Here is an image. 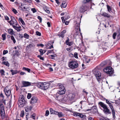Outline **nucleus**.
I'll return each instance as SVG.
<instances>
[{"mask_svg": "<svg viewBox=\"0 0 120 120\" xmlns=\"http://www.w3.org/2000/svg\"><path fill=\"white\" fill-rule=\"evenodd\" d=\"M83 92L84 94L86 95L88 94V92H87L86 90H85V89L83 90Z\"/></svg>", "mask_w": 120, "mask_h": 120, "instance_id": "54", "label": "nucleus"}, {"mask_svg": "<svg viewBox=\"0 0 120 120\" xmlns=\"http://www.w3.org/2000/svg\"><path fill=\"white\" fill-rule=\"evenodd\" d=\"M25 114L24 111L23 110H22L21 111L20 116L22 117H23L24 116Z\"/></svg>", "mask_w": 120, "mask_h": 120, "instance_id": "32", "label": "nucleus"}, {"mask_svg": "<svg viewBox=\"0 0 120 120\" xmlns=\"http://www.w3.org/2000/svg\"><path fill=\"white\" fill-rule=\"evenodd\" d=\"M35 46L33 43H31L29 44V45L27 46L26 48V49L28 50L29 49L32 48H34Z\"/></svg>", "mask_w": 120, "mask_h": 120, "instance_id": "19", "label": "nucleus"}, {"mask_svg": "<svg viewBox=\"0 0 120 120\" xmlns=\"http://www.w3.org/2000/svg\"><path fill=\"white\" fill-rule=\"evenodd\" d=\"M38 57L40 58V59L41 60H44V58L42 57H41V55H38Z\"/></svg>", "mask_w": 120, "mask_h": 120, "instance_id": "53", "label": "nucleus"}, {"mask_svg": "<svg viewBox=\"0 0 120 120\" xmlns=\"http://www.w3.org/2000/svg\"><path fill=\"white\" fill-rule=\"evenodd\" d=\"M39 52L40 53L41 55H43L44 53H45L46 51V50H43L42 49H41L39 50Z\"/></svg>", "mask_w": 120, "mask_h": 120, "instance_id": "30", "label": "nucleus"}, {"mask_svg": "<svg viewBox=\"0 0 120 120\" xmlns=\"http://www.w3.org/2000/svg\"><path fill=\"white\" fill-rule=\"evenodd\" d=\"M11 25H12L13 27L14 26H17V23L15 18L13 16H11V20L8 22Z\"/></svg>", "mask_w": 120, "mask_h": 120, "instance_id": "4", "label": "nucleus"}, {"mask_svg": "<svg viewBox=\"0 0 120 120\" xmlns=\"http://www.w3.org/2000/svg\"><path fill=\"white\" fill-rule=\"evenodd\" d=\"M31 95L30 93H28L27 96V98L28 99H30L31 97Z\"/></svg>", "mask_w": 120, "mask_h": 120, "instance_id": "50", "label": "nucleus"}, {"mask_svg": "<svg viewBox=\"0 0 120 120\" xmlns=\"http://www.w3.org/2000/svg\"><path fill=\"white\" fill-rule=\"evenodd\" d=\"M46 47L47 49H51L53 48V46L52 43H48L46 45Z\"/></svg>", "mask_w": 120, "mask_h": 120, "instance_id": "21", "label": "nucleus"}, {"mask_svg": "<svg viewBox=\"0 0 120 120\" xmlns=\"http://www.w3.org/2000/svg\"><path fill=\"white\" fill-rule=\"evenodd\" d=\"M38 19L40 20V22H41L42 20V19L40 16H38Z\"/></svg>", "mask_w": 120, "mask_h": 120, "instance_id": "59", "label": "nucleus"}, {"mask_svg": "<svg viewBox=\"0 0 120 120\" xmlns=\"http://www.w3.org/2000/svg\"><path fill=\"white\" fill-rule=\"evenodd\" d=\"M36 34L38 36H40L41 35V33L38 31L36 32Z\"/></svg>", "mask_w": 120, "mask_h": 120, "instance_id": "56", "label": "nucleus"}, {"mask_svg": "<svg viewBox=\"0 0 120 120\" xmlns=\"http://www.w3.org/2000/svg\"><path fill=\"white\" fill-rule=\"evenodd\" d=\"M19 22H22L23 21L22 19L21 18H19Z\"/></svg>", "mask_w": 120, "mask_h": 120, "instance_id": "64", "label": "nucleus"}, {"mask_svg": "<svg viewBox=\"0 0 120 120\" xmlns=\"http://www.w3.org/2000/svg\"><path fill=\"white\" fill-rule=\"evenodd\" d=\"M61 18L62 20L63 23H65V20L67 19L66 18H65V17L64 16L62 17Z\"/></svg>", "mask_w": 120, "mask_h": 120, "instance_id": "39", "label": "nucleus"}, {"mask_svg": "<svg viewBox=\"0 0 120 120\" xmlns=\"http://www.w3.org/2000/svg\"><path fill=\"white\" fill-rule=\"evenodd\" d=\"M22 83L23 85V87H27L29 86H33V84L34 83L24 81H22Z\"/></svg>", "mask_w": 120, "mask_h": 120, "instance_id": "8", "label": "nucleus"}, {"mask_svg": "<svg viewBox=\"0 0 120 120\" xmlns=\"http://www.w3.org/2000/svg\"><path fill=\"white\" fill-rule=\"evenodd\" d=\"M25 100L23 95H20L19 97V100Z\"/></svg>", "mask_w": 120, "mask_h": 120, "instance_id": "41", "label": "nucleus"}, {"mask_svg": "<svg viewBox=\"0 0 120 120\" xmlns=\"http://www.w3.org/2000/svg\"><path fill=\"white\" fill-rule=\"evenodd\" d=\"M0 116L1 119H3L4 118L5 116V112L4 107L2 105H0Z\"/></svg>", "mask_w": 120, "mask_h": 120, "instance_id": "5", "label": "nucleus"}, {"mask_svg": "<svg viewBox=\"0 0 120 120\" xmlns=\"http://www.w3.org/2000/svg\"><path fill=\"white\" fill-rule=\"evenodd\" d=\"M73 43V41H69L67 42V45H68L69 46H70L72 45Z\"/></svg>", "mask_w": 120, "mask_h": 120, "instance_id": "34", "label": "nucleus"}, {"mask_svg": "<svg viewBox=\"0 0 120 120\" xmlns=\"http://www.w3.org/2000/svg\"><path fill=\"white\" fill-rule=\"evenodd\" d=\"M44 9L45 11L48 14L50 13V12L49 11L48 9V8L47 7L45 6L44 8Z\"/></svg>", "mask_w": 120, "mask_h": 120, "instance_id": "28", "label": "nucleus"}, {"mask_svg": "<svg viewBox=\"0 0 120 120\" xmlns=\"http://www.w3.org/2000/svg\"><path fill=\"white\" fill-rule=\"evenodd\" d=\"M77 21H78V22L76 21V24L75 25V26H76L75 27V29H77L78 30H79L80 32V19H77Z\"/></svg>", "mask_w": 120, "mask_h": 120, "instance_id": "12", "label": "nucleus"}, {"mask_svg": "<svg viewBox=\"0 0 120 120\" xmlns=\"http://www.w3.org/2000/svg\"><path fill=\"white\" fill-rule=\"evenodd\" d=\"M10 71L11 72V74L12 75H13L19 72V71H17V70H14L13 69L11 70H10Z\"/></svg>", "mask_w": 120, "mask_h": 120, "instance_id": "22", "label": "nucleus"}, {"mask_svg": "<svg viewBox=\"0 0 120 120\" xmlns=\"http://www.w3.org/2000/svg\"><path fill=\"white\" fill-rule=\"evenodd\" d=\"M73 115L74 116H79L81 118H84L86 116L85 115H83L82 113H80L77 112H74L73 113Z\"/></svg>", "mask_w": 120, "mask_h": 120, "instance_id": "11", "label": "nucleus"}, {"mask_svg": "<svg viewBox=\"0 0 120 120\" xmlns=\"http://www.w3.org/2000/svg\"><path fill=\"white\" fill-rule=\"evenodd\" d=\"M102 15L105 17L109 18L110 17L111 15L108 14L105 12H103L102 14Z\"/></svg>", "mask_w": 120, "mask_h": 120, "instance_id": "26", "label": "nucleus"}, {"mask_svg": "<svg viewBox=\"0 0 120 120\" xmlns=\"http://www.w3.org/2000/svg\"><path fill=\"white\" fill-rule=\"evenodd\" d=\"M107 64L106 62V61H104L101 64V65L102 66H104L106 65Z\"/></svg>", "mask_w": 120, "mask_h": 120, "instance_id": "45", "label": "nucleus"}, {"mask_svg": "<svg viewBox=\"0 0 120 120\" xmlns=\"http://www.w3.org/2000/svg\"><path fill=\"white\" fill-rule=\"evenodd\" d=\"M75 96V94L73 93H71L68 95V98L70 101L73 100Z\"/></svg>", "mask_w": 120, "mask_h": 120, "instance_id": "13", "label": "nucleus"}, {"mask_svg": "<svg viewBox=\"0 0 120 120\" xmlns=\"http://www.w3.org/2000/svg\"><path fill=\"white\" fill-rule=\"evenodd\" d=\"M50 113L51 114H53L54 113L55 110H53L52 108H50Z\"/></svg>", "mask_w": 120, "mask_h": 120, "instance_id": "47", "label": "nucleus"}, {"mask_svg": "<svg viewBox=\"0 0 120 120\" xmlns=\"http://www.w3.org/2000/svg\"><path fill=\"white\" fill-rule=\"evenodd\" d=\"M88 7L86 6L83 5L80 8L79 11L80 12H82L86 11Z\"/></svg>", "mask_w": 120, "mask_h": 120, "instance_id": "14", "label": "nucleus"}, {"mask_svg": "<svg viewBox=\"0 0 120 120\" xmlns=\"http://www.w3.org/2000/svg\"><path fill=\"white\" fill-rule=\"evenodd\" d=\"M90 58L86 60H85L86 62L87 63H88L90 61Z\"/></svg>", "mask_w": 120, "mask_h": 120, "instance_id": "62", "label": "nucleus"}, {"mask_svg": "<svg viewBox=\"0 0 120 120\" xmlns=\"http://www.w3.org/2000/svg\"><path fill=\"white\" fill-rule=\"evenodd\" d=\"M92 0H83V3L86 4L91 1Z\"/></svg>", "mask_w": 120, "mask_h": 120, "instance_id": "38", "label": "nucleus"}, {"mask_svg": "<svg viewBox=\"0 0 120 120\" xmlns=\"http://www.w3.org/2000/svg\"><path fill=\"white\" fill-rule=\"evenodd\" d=\"M24 38L28 39L29 38V36L26 33H25L24 34Z\"/></svg>", "mask_w": 120, "mask_h": 120, "instance_id": "42", "label": "nucleus"}, {"mask_svg": "<svg viewBox=\"0 0 120 120\" xmlns=\"http://www.w3.org/2000/svg\"><path fill=\"white\" fill-rule=\"evenodd\" d=\"M112 110L113 116V117L114 119L115 118V110L113 108V107L110 108Z\"/></svg>", "mask_w": 120, "mask_h": 120, "instance_id": "27", "label": "nucleus"}, {"mask_svg": "<svg viewBox=\"0 0 120 120\" xmlns=\"http://www.w3.org/2000/svg\"><path fill=\"white\" fill-rule=\"evenodd\" d=\"M12 11L15 14H16L18 13L17 11L15 9L13 8Z\"/></svg>", "mask_w": 120, "mask_h": 120, "instance_id": "52", "label": "nucleus"}, {"mask_svg": "<svg viewBox=\"0 0 120 120\" xmlns=\"http://www.w3.org/2000/svg\"><path fill=\"white\" fill-rule=\"evenodd\" d=\"M98 81H99V79L101 78V73L97 70H96L94 72Z\"/></svg>", "mask_w": 120, "mask_h": 120, "instance_id": "9", "label": "nucleus"}, {"mask_svg": "<svg viewBox=\"0 0 120 120\" xmlns=\"http://www.w3.org/2000/svg\"><path fill=\"white\" fill-rule=\"evenodd\" d=\"M0 73H1V75L2 76L4 75V73H5V71L3 70H0Z\"/></svg>", "mask_w": 120, "mask_h": 120, "instance_id": "43", "label": "nucleus"}, {"mask_svg": "<svg viewBox=\"0 0 120 120\" xmlns=\"http://www.w3.org/2000/svg\"><path fill=\"white\" fill-rule=\"evenodd\" d=\"M2 38L3 40H5L6 39V34H2Z\"/></svg>", "mask_w": 120, "mask_h": 120, "instance_id": "37", "label": "nucleus"}, {"mask_svg": "<svg viewBox=\"0 0 120 120\" xmlns=\"http://www.w3.org/2000/svg\"><path fill=\"white\" fill-rule=\"evenodd\" d=\"M105 99L106 100V103L109 105V106L110 108L113 107L112 103H113V102H112L109 99H106L105 98Z\"/></svg>", "mask_w": 120, "mask_h": 120, "instance_id": "17", "label": "nucleus"}, {"mask_svg": "<svg viewBox=\"0 0 120 120\" xmlns=\"http://www.w3.org/2000/svg\"><path fill=\"white\" fill-rule=\"evenodd\" d=\"M58 88L60 89L58 92L59 94L62 95L65 93L66 90L63 85L60 83H59L58 85Z\"/></svg>", "mask_w": 120, "mask_h": 120, "instance_id": "2", "label": "nucleus"}, {"mask_svg": "<svg viewBox=\"0 0 120 120\" xmlns=\"http://www.w3.org/2000/svg\"><path fill=\"white\" fill-rule=\"evenodd\" d=\"M38 100L37 98L35 97H33L31 99V101L30 103L31 104H32L37 102Z\"/></svg>", "mask_w": 120, "mask_h": 120, "instance_id": "15", "label": "nucleus"}, {"mask_svg": "<svg viewBox=\"0 0 120 120\" xmlns=\"http://www.w3.org/2000/svg\"><path fill=\"white\" fill-rule=\"evenodd\" d=\"M2 64L8 67H9V64L7 61L3 62H2Z\"/></svg>", "mask_w": 120, "mask_h": 120, "instance_id": "36", "label": "nucleus"}, {"mask_svg": "<svg viewBox=\"0 0 120 120\" xmlns=\"http://www.w3.org/2000/svg\"><path fill=\"white\" fill-rule=\"evenodd\" d=\"M58 115L59 117H61L63 116V115L61 112H59V114Z\"/></svg>", "mask_w": 120, "mask_h": 120, "instance_id": "48", "label": "nucleus"}, {"mask_svg": "<svg viewBox=\"0 0 120 120\" xmlns=\"http://www.w3.org/2000/svg\"><path fill=\"white\" fill-rule=\"evenodd\" d=\"M8 51H7V50H4L3 51V55H5L6 54L8 53Z\"/></svg>", "mask_w": 120, "mask_h": 120, "instance_id": "58", "label": "nucleus"}, {"mask_svg": "<svg viewBox=\"0 0 120 120\" xmlns=\"http://www.w3.org/2000/svg\"><path fill=\"white\" fill-rule=\"evenodd\" d=\"M107 7L108 11L110 12V11L111 10V8L110 6L109 5H107Z\"/></svg>", "mask_w": 120, "mask_h": 120, "instance_id": "46", "label": "nucleus"}, {"mask_svg": "<svg viewBox=\"0 0 120 120\" xmlns=\"http://www.w3.org/2000/svg\"><path fill=\"white\" fill-rule=\"evenodd\" d=\"M25 100H19L18 102V104L19 106L20 107H23L26 103Z\"/></svg>", "mask_w": 120, "mask_h": 120, "instance_id": "10", "label": "nucleus"}, {"mask_svg": "<svg viewBox=\"0 0 120 120\" xmlns=\"http://www.w3.org/2000/svg\"><path fill=\"white\" fill-rule=\"evenodd\" d=\"M103 111L104 113L106 114H109L111 113V112L108 109V107L104 110H103Z\"/></svg>", "mask_w": 120, "mask_h": 120, "instance_id": "18", "label": "nucleus"}, {"mask_svg": "<svg viewBox=\"0 0 120 120\" xmlns=\"http://www.w3.org/2000/svg\"><path fill=\"white\" fill-rule=\"evenodd\" d=\"M116 33H114L113 34V39H114L116 38Z\"/></svg>", "mask_w": 120, "mask_h": 120, "instance_id": "57", "label": "nucleus"}, {"mask_svg": "<svg viewBox=\"0 0 120 120\" xmlns=\"http://www.w3.org/2000/svg\"><path fill=\"white\" fill-rule=\"evenodd\" d=\"M8 33L11 35H12L13 34V31L12 29H10L8 30Z\"/></svg>", "mask_w": 120, "mask_h": 120, "instance_id": "31", "label": "nucleus"}, {"mask_svg": "<svg viewBox=\"0 0 120 120\" xmlns=\"http://www.w3.org/2000/svg\"><path fill=\"white\" fill-rule=\"evenodd\" d=\"M72 47H71L69 48H67L66 50L68 51L71 52L72 50Z\"/></svg>", "mask_w": 120, "mask_h": 120, "instance_id": "44", "label": "nucleus"}, {"mask_svg": "<svg viewBox=\"0 0 120 120\" xmlns=\"http://www.w3.org/2000/svg\"><path fill=\"white\" fill-rule=\"evenodd\" d=\"M36 114L35 113H34L31 116L30 118H33V119L35 120V119Z\"/></svg>", "mask_w": 120, "mask_h": 120, "instance_id": "40", "label": "nucleus"}, {"mask_svg": "<svg viewBox=\"0 0 120 120\" xmlns=\"http://www.w3.org/2000/svg\"><path fill=\"white\" fill-rule=\"evenodd\" d=\"M37 86L41 89L46 90L49 87L50 84L46 82H39L36 83Z\"/></svg>", "mask_w": 120, "mask_h": 120, "instance_id": "1", "label": "nucleus"}, {"mask_svg": "<svg viewBox=\"0 0 120 120\" xmlns=\"http://www.w3.org/2000/svg\"><path fill=\"white\" fill-rule=\"evenodd\" d=\"M32 108V107L31 106H27L25 107V111L26 112L30 111Z\"/></svg>", "mask_w": 120, "mask_h": 120, "instance_id": "25", "label": "nucleus"}, {"mask_svg": "<svg viewBox=\"0 0 120 120\" xmlns=\"http://www.w3.org/2000/svg\"><path fill=\"white\" fill-rule=\"evenodd\" d=\"M68 66L70 68L74 69L77 68L79 65L78 63L76 61H71L69 62Z\"/></svg>", "mask_w": 120, "mask_h": 120, "instance_id": "3", "label": "nucleus"}, {"mask_svg": "<svg viewBox=\"0 0 120 120\" xmlns=\"http://www.w3.org/2000/svg\"><path fill=\"white\" fill-rule=\"evenodd\" d=\"M4 17L6 20H9V18L8 16H5Z\"/></svg>", "mask_w": 120, "mask_h": 120, "instance_id": "60", "label": "nucleus"}, {"mask_svg": "<svg viewBox=\"0 0 120 120\" xmlns=\"http://www.w3.org/2000/svg\"><path fill=\"white\" fill-rule=\"evenodd\" d=\"M104 71L106 73L111 75L112 74L113 72V69L111 67H108L104 68Z\"/></svg>", "mask_w": 120, "mask_h": 120, "instance_id": "6", "label": "nucleus"}, {"mask_svg": "<svg viewBox=\"0 0 120 120\" xmlns=\"http://www.w3.org/2000/svg\"><path fill=\"white\" fill-rule=\"evenodd\" d=\"M49 114V111L48 110H46V111L45 113V115L46 116H48Z\"/></svg>", "mask_w": 120, "mask_h": 120, "instance_id": "51", "label": "nucleus"}, {"mask_svg": "<svg viewBox=\"0 0 120 120\" xmlns=\"http://www.w3.org/2000/svg\"><path fill=\"white\" fill-rule=\"evenodd\" d=\"M8 86H7L4 90L5 94L8 97L10 96L11 94V90L8 88Z\"/></svg>", "mask_w": 120, "mask_h": 120, "instance_id": "7", "label": "nucleus"}, {"mask_svg": "<svg viewBox=\"0 0 120 120\" xmlns=\"http://www.w3.org/2000/svg\"><path fill=\"white\" fill-rule=\"evenodd\" d=\"M48 53H52L53 51V50H49L48 51Z\"/></svg>", "mask_w": 120, "mask_h": 120, "instance_id": "63", "label": "nucleus"}, {"mask_svg": "<svg viewBox=\"0 0 120 120\" xmlns=\"http://www.w3.org/2000/svg\"><path fill=\"white\" fill-rule=\"evenodd\" d=\"M22 69L23 70L27 71L29 72H30V69L28 68L24 67L22 68Z\"/></svg>", "mask_w": 120, "mask_h": 120, "instance_id": "35", "label": "nucleus"}, {"mask_svg": "<svg viewBox=\"0 0 120 120\" xmlns=\"http://www.w3.org/2000/svg\"><path fill=\"white\" fill-rule=\"evenodd\" d=\"M31 10L33 11V13H34L37 11L34 8H32Z\"/></svg>", "mask_w": 120, "mask_h": 120, "instance_id": "55", "label": "nucleus"}, {"mask_svg": "<svg viewBox=\"0 0 120 120\" xmlns=\"http://www.w3.org/2000/svg\"><path fill=\"white\" fill-rule=\"evenodd\" d=\"M67 4L66 3V2L64 1L62 2V4L61 5V7L64 8L66 7L67 6Z\"/></svg>", "mask_w": 120, "mask_h": 120, "instance_id": "29", "label": "nucleus"}, {"mask_svg": "<svg viewBox=\"0 0 120 120\" xmlns=\"http://www.w3.org/2000/svg\"><path fill=\"white\" fill-rule=\"evenodd\" d=\"M11 40H12L14 44H15L16 43V41L13 36H11Z\"/></svg>", "mask_w": 120, "mask_h": 120, "instance_id": "33", "label": "nucleus"}, {"mask_svg": "<svg viewBox=\"0 0 120 120\" xmlns=\"http://www.w3.org/2000/svg\"><path fill=\"white\" fill-rule=\"evenodd\" d=\"M13 28L18 32H20L22 30L21 29V26L18 27L16 26H14Z\"/></svg>", "mask_w": 120, "mask_h": 120, "instance_id": "24", "label": "nucleus"}, {"mask_svg": "<svg viewBox=\"0 0 120 120\" xmlns=\"http://www.w3.org/2000/svg\"><path fill=\"white\" fill-rule=\"evenodd\" d=\"M88 119L89 120H94V119L92 117H91L90 116L88 117Z\"/></svg>", "mask_w": 120, "mask_h": 120, "instance_id": "61", "label": "nucleus"}, {"mask_svg": "<svg viewBox=\"0 0 120 120\" xmlns=\"http://www.w3.org/2000/svg\"><path fill=\"white\" fill-rule=\"evenodd\" d=\"M78 54L77 52H75V53L74 54V57L76 58H78Z\"/></svg>", "mask_w": 120, "mask_h": 120, "instance_id": "49", "label": "nucleus"}, {"mask_svg": "<svg viewBox=\"0 0 120 120\" xmlns=\"http://www.w3.org/2000/svg\"><path fill=\"white\" fill-rule=\"evenodd\" d=\"M66 30H64L62 31L61 33L59 34L58 35L59 36V37H61L63 38L64 37V34L66 32Z\"/></svg>", "mask_w": 120, "mask_h": 120, "instance_id": "23", "label": "nucleus"}, {"mask_svg": "<svg viewBox=\"0 0 120 120\" xmlns=\"http://www.w3.org/2000/svg\"><path fill=\"white\" fill-rule=\"evenodd\" d=\"M91 112L92 113L94 114L97 113V109L95 107H93L91 109Z\"/></svg>", "mask_w": 120, "mask_h": 120, "instance_id": "20", "label": "nucleus"}, {"mask_svg": "<svg viewBox=\"0 0 120 120\" xmlns=\"http://www.w3.org/2000/svg\"><path fill=\"white\" fill-rule=\"evenodd\" d=\"M98 104L101 107L103 108V110H104L108 107L107 105L101 102H99Z\"/></svg>", "mask_w": 120, "mask_h": 120, "instance_id": "16", "label": "nucleus"}]
</instances>
